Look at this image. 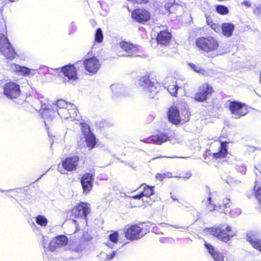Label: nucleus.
Wrapping results in <instances>:
<instances>
[{"label": "nucleus", "instance_id": "nucleus-1", "mask_svg": "<svg viewBox=\"0 0 261 261\" xmlns=\"http://www.w3.org/2000/svg\"><path fill=\"white\" fill-rule=\"evenodd\" d=\"M209 232L224 242H227L235 235L231 227L228 225L221 224L217 227H213L208 229Z\"/></svg>", "mask_w": 261, "mask_h": 261}, {"label": "nucleus", "instance_id": "nucleus-2", "mask_svg": "<svg viewBox=\"0 0 261 261\" xmlns=\"http://www.w3.org/2000/svg\"><path fill=\"white\" fill-rule=\"evenodd\" d=\"M196 44L200 49L207 53L214 52L219 46L217 40L211 36L198 38Z\"/></svg>", "mask_w": 261, "mask_h": 261}, {"label": "nucleus", "instance_id": "nucleus-3", "mask_svg": "<svg viewBox=\"0 0 261 261\" xmlns=\"http://www.w3.org/2000/svg\"><path fill=\"white\" fill-rule=\"evenodd\" d=\"M42 98V100H37V102L38 104L41 105V108H39L37 105V103H34L33 105L34 109L38 111L39 110L42 111L41 113L42 117L44 119V122L45 126H47V124L51 122L53 118L49 113L51 110L49 108L48 100L44 99L43 96L39 97V99Z\"/></svg>", "mask_w": 261, "mask_h": 261}, {"label": "nucleus", "instance_id": "nucleus-4", "mask_svg": "<svg viewBox=\"0 0 261 261\" xmlns=\"http://www.w3.org/2000/svg\"><path fill=\"white\" fill-rule=\"evenodd\" d=\"M168 117L169 121L174 124L176 125L180 123L183 124L189 120V114L188 112H185L184 117H183L182 114H179L177 107L173 106L168 110Z\"/></svg>", "mask_w": 261, "mask_h": 261}, {"label": "nucleus", "instance_id": "nucleus-5", "mask_svg": "<svg viewBox=\"0 0 261 261\" xmlns=\"http://www.w3.org/2000/svg\"><path fill=\"white\" fill-rule=\"evenodd\" d=\"M0 51L7 59L11 60L14 58L15 52L7 37L0 34Z\"/></svg>", "mask_w": 261, "mask_h": 261}, {"label": "nucleus", "instance_id": "nucleus-6", "mask_svg": "<svg viewBox=\"0 0 261 261\" xmlns=\"http://www.w3.org/2000/svg\"><path fill=\"white\" fill-rule=\"evenodd\" d=\"M0 51L7 59L11 60L14 58L15 52L7 37L0 34Z\"/></svg>", "mask_w": 261, "mask_h": 261}, {"label": "nucleus", "instance_id": "nucleus-7", "mask_svg": "<svg viewBox=\"0 0 261 261\" xmlns=\"http://www.w3.org/2000/svg\"><path fill=\"white\" fill-rule=\"evenodd\" d=\"M228 102H229V109L233 118L238 119L247 114L248 110L245 104L238 101H228Z\"/></svg>", "mask_w": 261, "mask_h": 261}, {"label": "nucleus", "instance_id": "nucleus-8", "mask_svg": "<svg viewBox=\"0 0 261 261\" xmlns=\"http://www.w3.org/2000/svg\"><path fill=\"white\" fill-rule=\"evenodd\" d=\"M79 121L80 122L81 129L85 138L87 146L91 149L94 147L96 144L95 137L91 132L88 124L85 122H81L80 120Z\"/></svg>", "mask_w": 261, "mask_h": 261}, {"label": "nucleus", "instance_id": "nucleus-9", "mask_svg": "<svg viewBox=\"0 0 261 261\" xmlns=\"http://www.w3.org/2000/svg\"><path fill=\"white\" fill-rule=\"evenodd\" d=\"M145 234L146 232L138 225L130 226L125 232V237L130 240L140 239Z\"/></svg>", "mask_w": 261, "mask_h": 261}, {"label": "nucleus", "instance_id": "nucleus-10", "mask_svg": "<svg viewBox=\"0 0 261 261\" xmlns=\"http://www.w3.org/2000/svg\"><path fill=\"white\" fill-rule=\"evenodd\" d=\"M90 212L89 204L81 202L71 210V214L75 217L84 219L87 222V216Z\"/></svg>", "mask_w": 261, "mask_h": 261}, {"label": "nucleus", "instance_id": "nucleus-11", "mask_svg": "<svg viewBox=\"0 0 261 261\" xmlns=\"http://www.w3.org/2000/svg\"><path fill=\"white\" fill-rule=\"evenodd\" d=\"M213 91L212 86L207 84H203L199 88L194 98L199 102H203L212 95Z\"/></svg>", "mask_w": 261, "mask_h": 261}, {"label": "nucleus", "instance_id": "nucleus-12", "mask_svg": "<svg viewBox=\"0 0 261 261\" xmlns=\"http://www.w3.org/2000/svg\"><path fill=\"white\" fill-rule=\"evenodd\" d=\"M139 81V85L144 90L149 91L151 94L149 96L153 98V96L152 95L157 92L154 82L149 79L148 75L141 77Z\"/></svg>", "mask_w": 261, "mask_h": 261}, {"label": "nucleus", "instance_id": "nucleus-13", "mask_svg": "<svg viewBox=\"0 0 261 261\" xmlns=\"http://www.w3.org/2000/svg\"><path fill=\"white\" fill-rule=\"evenodd\" d=\"M93 180V176L90 173H86L82 176L81 182L84 194H88L91 191Z\"/></svg>", "mask_w": 261, "mask_h": 261}, {"label": "nucleus", "instance_id": "nucleus-14", "mask_svg": "<svg viewBox=\"0 0 261 261\" xmlns=\"http://www.w3.org/2000/svg\"><path fill=\"white\" fill-rule=\"evenodd\" d=\"M56 70L62 72L68 79L69 81H74L77 79V70L73 65L69 64Z\"/></svg>", "mask_w": 261, "mask_h": 261}, {"label": "nucleus", "instance_id": "nucleus-15", "mask_svg": "<svg viewBox=\"0 0 261 261\" xmlns=\"http://www.w3.org/2000/svg\"><path fill=\"white\" fill-rule=\"evenodd\" d=\"M86 70L91 73H95L100 68L99 60L95 57L86 59L83 62Z\"/></svg>", "mask_w": 261, "mask_h": 261}, {"label": "nucleus", "instance_id": "nucleus-16", "mask_svg": "<svg viewBox=\"0 0 261 261\" xmlns=\"http://www.w3.org/2000/svg\"><path fill=\"white\" fill-rule=\"evenodd\" d=\"M68 242V239L66 236L64 235L58 236L50 241L48 249L51 251H54L57 248L66 246Z\"/></svg>", "mask_w": 261, "mask_h": 261}, {"label": "nucleus", "instance_id": "nucleus-17", "mask_svg": "<svg viewBox=\"0 0 261 261\" xmlns=\"http://www.w3.org/2000/svg\"><path fill=\"white\" fill-rule=\"evenodd\" d=\"M132 18L137 22L142 23L150 19V13L145 9H136L132 12Z\"/></svg>", "mask_w": 261, "mask_h": 261}, {"label": "nucleus", "instance_id": "nucleus-18", "mask_svg": "<svg viewBox=\"0 0 261 261\" xmlns=\"http://www.w3.org/2000/svg\"><path fill=\"white\" fill-rule=\"evenodd\" d=\"M70 111L71 108H66L63 109H58L57 112L58 115L61 118L66 120H70L71 121H80L79 118L80 116L78 115L76 107L75 108V114L74 115H70Z\"/></svg>", "mask_w": 261, "mask_h": 261}, {"label": "nucleus", "instance_id": "nucleus-19", "mask_svg": "<svg viewBox=\"0 0 261 261\" xmlns=\"http://www.w3.org/2000/svg\"><path fill=\"white\" fill-rule=\"evenodd\" d=\"M79 161V157L77 155L67 158L62 162V166L64 169L71 171L75 170Z\"/></svg>", "mask_w": 261, "mask_h": 261}, {"label": "nucleus", "instance_id": "nucleus-20", "mask_svg": "<svg viewBox=\"0 0 261 261\" xmlns=\"http://www.w3.org/2000/svg\"><path fill=\"white\" fill-rule=\"evenodd\" d=\"M119 46L122 49L126 52L127 56H137V54L138 52V47L129 42L122 41L120 42Z\"/></svg>", "mask_w": 261, "mask_h": 261}, {"label": "nucleus", "instance_id": "nucleus-21", "mask_svg": "<svg viewBox=\"0 0 261 261\" xmlns=\"http://www.w3.org/2000/svg\"><path fill=\"white\" fill-rule=\"evenodd\" d=\"M4 93L11 99L16 97V84L13 82H8L4 86Z\"/></svg>", "mask_w": 261, "mask_h": 261}, {"label": "nucleus", "instance_id": "nucleus-22", "mask_svg": "<svg viewBox=\"0 0 261 261\" xmlns=\"http://www.w3.org/2000/svg\"><path fill=\"white\" fill-rule=\"evenodd\" d=\"M172 35L167 31H160L157 35L156 40L159 44L167 46L169 45L171 40Z\"/></svg>", "mask_w": 261, "mask_h": 261}, {"label": "nucleus", "instance_id": "nucleus-23", "mask_svg": "<svg viewBox=\"0 0 261 261\" xmlns=\"http://www.w3.org/2000/svg\"><path fill=\"white\" fill-rule=\"evenodd\" d=\"M168 136L164 134H161L159 135L152 136L150 138L142 140V142L146 143H154L161 144L168 140Z\"/></svg>", "mask_w": 261, "mask_h": 261}, {"label": "nucleus", "instance_id": "nucleus-24", "mask_svg": "<svg viewBox=\"0 0 261 261\" xmlns=\"http://www.w3.org/2000/svg\"><path fill=\"white\" fill-rule=\"evenodd\" d=\"M205 247L207 249L209 253L212 256L215 261H224V256L223 254L215 250V249L212 245L207 243H205Z\"/></svg>", "mask_w": 261, "mask_h": 261}, {"label": "nucleus", "instance_id": "nucleus-25", "mask_svg": "<svg viewBox=\"0 0 261 261\" xmlns=\"http://www.w3.org/2000/svg\"><path fill=\"white\" fill-rule=\"evenodd\" d=\"M247 240L254 248L261 252V239L257 238L251 233L248 232L247 234Z\"/></svg>", "mask_w": 261, "mask_h": 261}, {"label": "nucleus", "instance_id": "nucleus-26", "mask_svg": "<svg viewBox=\"0 0 261 261\" xmlns=\"http://www.w3.org/2000/svg\"><path fill=\"white\" fill-rule=\"evenodd\" d=\"M35 69H30L28 67L17 65V75L29 77L35 74Z\"/></svg>", "mask_w": 261, "mask_h": 261}, {"label": "nucleus", "instance_id": "nucleus-27", "mask_svg": "<svg viewBox=\"0 0 261 261\" xmlns=\"http://www.w3.org/2000/svg\"><path fill=\"white\" fill-rule=\"evenodd\" d=\"M226 144L227 142H221L220 151L213 153V156L215 159L224 158L226 157L227 154Z\"/></svg>", "mask_w": 261, "mask_h": 261}, {"label": "nucleus", "instance_id": "nucleus-28", "mask_svg": "<svg viewBox=\"0 0 261 261\" xmlns=\"http://www.w3.org/2000/svg\"><path fill=\"white\" fill-rule=\"evenodd\" d=\"M234 25L230 23H224L222 25V30L224 35L227 37L232 36Z\"/></svg>", "mask_w": 261, "mask_h": 261}, {"label": "nucleus", "instance_id": "nucleus-29", "mask_svg": "<svg viewBox=\"0 0 261 261\" xmlns=\"http://www.w3.org/2000/svg\"><path fill=\"white\" fill-rule=\"evenodd\" d=\"M231 205V203L230 201V199L228 198H225L223 199L222 204L220 205V209L222 210L223 208H225V210H223L224 213H225V214L229 213L232 216H235V215L233 214L234 211H232L229 208Z\"/></svg>", "mask_w": 261, "mask_h": 261}, {"label": "nucleus", "instance_id": "nucleus-30", "mask_svg": "<svg viewBox=\"0 0 261 261\" xmlns=\"http://www.w3.org/2000/svg\"><path fill=\"white\" fill-rule=\"evenodd\" d=\"M56 106L59 108V109H63L66 108H71V110L73 111V115H74L75 114V106L74 105L71 103H67L66 101H65L64 100L60 99L58 100L56 102Z\"/></svg>", "mask_w": 261, "mask_h": 261}, {"label": "nucleus", "instance_id": "nucleus-31", "mask_svg": "<svg viewBox=\"0 0 261 261\" xmlns=\"http://www.w3.org/2000/svg\"><path fill=\"white\" fill-rule=\"evenodd\" d=\"M211 199V193H210V196L206 199H204L202 201V204L206 206V211L208 212L215 211L216 207L214 204L212 203Z\"/></svg>", "mask_w": 261, "mask_h": 261}, {"label": "nucleus", "instance_id": "nucleus-32", "mask_svg": "<svg viewBox=\"0 0 261 261\" xmlns=\"http://www.w3.org/2000/svg\"><path fill=\"white\" fill-rule=\"evenodd\" d=\"M179 88L180 87L177 86L176 83H173L172 85H170L168 87L167 90L171 95L175 96L177 91Z\"/></svg>", "mask_w": 261, "mask_h": 261}, {"label": "nucleus", "instance_id": "nucleus-33", "mask_svg": "<svg viewBox=\"0 0 261 261\" xmlns=\"http://www.w3.org/2000/svg\"><path fill=\"white\" fill-rule=\"evenodd\" d=\"M255 196L258 199L259 205V208L261 210V187H258L257 182H255V185L254 187Z\"/></svg>", "mask_w": 261, "mask_h": 261}, {"label": "nucleus", "instance_id": "nucleus-34", "mask_svg": "<svg viewBox=\"0 0 261 261\" xmlns=\"http://www.w3.org/2000/svg\"><path fill=\"white\" fill-rule=\"evenodd\" d=\"M36 222L39 225L45 226L47 224L48 221L43 216L38 215L36 218Z\"/></svg>", "mask_w": 261, "mask_h": 261}, {"label": "nucleus", "instance_id": "nucleus-35", "mask_svg": "<svg viewBox=\"0 0 261 261\" xmlns=\"http://www.w3.org/2000/svg\"><path fill=\"white\" fill-rule=\"evenodd\" d=\"M103 35L101 29H97L95 33V41L98 43L102 42Z\"/></svg>", "mask_w": 261, "mask_h": 261}, {"label": "nucleus", "instance_id": "nucleus-36", "mask_svg": "<svg viewBox=\"0 0 261 261\" xmlns=\"http://www.w3.org/2000/svg\"><path fill=\"white\" fill-rule=\"evenodd\" d=\"M143 196H146L147 197H150L151 195L153 194V190L152 187H150L146 185L144 187V190L141 192Z\"/></svg>", "mask_w": 261, "mask_h": 261}, {"label": "nucleus", "instance_id": "nucleus-37", "mask_svg": "<svg viewBox=\"0 0 261 261\" xmlns=\"http://www.w3.org/2000/svg\"><path fill=\"white\" fill-rule=\"evenodd\" d=\"M216 11L221 15H225L228 13V9L223 5H218L216 7Z\"/></svg>", "mask_w": 261, "mask_h": 261}, {"label": "nucleus", "instance_id": "nucleus-38", "mask_svg": "<svg viewBox=\"0 0 261 261\" xmlns=\"http://www.w3.org/2000/svg\"><path fill=\"white\" fill-rule=\"evenodd\" d=\"M109 240L114 243H116L118 238V233L114 232L109 236Z\"/></svg>", "mask_w": 261, "mask_h": 261}, {"label": "nucleus", "instance_id": "nucleus-39", "mask_svg": "<svg viewBox=\"0 0 261 261\" xmlns=\"http://www.w3.org/2000/svg\"><path fill=\"white\" fill-rule=\"evenodd\" d=\"M116 254V251H113L110 254H107L106 257L105 259V260H110L112 259L113 258H114V257H115Z\"/></svg>", "mask_w": 261, "mask_h": 261}, {"label": "nucleus", "instance_id": "nucleus-40", "mask_svg": "<svg viewBox=\"0 0 261 261\" xmlns=\"http://www.w3.org/2000/svg\"><path fill=\"white\" fill-rule=\"evenodd\" d=\"M237 169L238 171L240 172L243 174H244L246 171V167L243 165L238 166Z\"/></svg>", "mask_w": 261, "mask_h": 261}, {"label": "nucleus", "instance_id": "nucleus-41", "mask_svg": "<svg viewBox=\"0 0 261 261\" xmlns=\"http://www.w3.org/2000/svg\"><path fill=\"white\" fill-rule=\"evenodd\" d=\"M189 65L196 72H200V70H201V69L198 66L195 65V64L192 63L189 64Z\"/></svg>", "mask_w": 261, "mask_h": 261}, {"label": "nucleus", "instance_id": "nucleus-42", "mask_svg": "<svg viewBox=\"0 0 261 261\" xmlns=\"http://www.w3.org/2000/svg\"><path fill=\"white\" fill-rule=\"evenodd\" d=\"M165 177V175H164V173H163V174L158 173L156 175V178L158 180H160V181H162Z\"/></svg>", "mask_w": 261, "mask_h": 261}, {"label": "nucleus", "instance_id": "nucleus-43", "mask_svg": "<svg viewBox=\"0 0 261 261\" xmlns=\"http://www.w3.org/2000/svg\"><path fill=\"white\" fill-rule=\"evenodd\" d=\"M242 5L245 6L247 8H249L251 6V3L249 1L246 0L244 1L242 3Z\"/></svg>", "mask_w": 261, "mask_h": 261}, {"label": "nucleus", "instance_id": "nucleus-44", "mask_svg": "<svg viewBox=\"0 0 261 261\" xmlns=\"http://www.w3.org/2000/svg\"><path fill=\"white\" fill-rule=\"evenodd\" d=\"M70 27L71 28V31L70 32V34H71V33H74L76 31V27L73 22H71V23L70 24Z\"/></svg>", "mask_w": 261, "mask_h": 261}, {"label": "nucleus", "instance_id": "nucleus-45", "mask_svg": "<svg viewBox=\"0 0 261 261\" xmlns=\"http://www.w3.org/2000/svg\"><path fill=\"white\" fill-rule=\"evenodd\" d=\"M254 13L257 15L261 14V7H257L254 10Z\"/></svg>", "mask_w": 261, "mask_h": 261}, {"label": "nucleus", "instance_id": "nucleus-46", "mask_svg": "<svg viewBox=\"0 0 261 261\" xmlns=\"http://www.w3.org/2000/svg\"><path fill=\"white\" fill-rule=\"evenodd\" d=\"M170 239L166 238H161L160 239V242L162 243H168Z\"/></svg>", "mask_w": 261, "mask_h": 261}, {"label": "nucleus", "instance_id": "nucleus-47", "mask_svg": "<svg viewBox=\"0 0 261 261\" xmlns=\"http://www.w3.org/2000/svg\"><path fill=\"white\" fill-rule=\"evenodd\" d=\"M72 223L73 224H74L75 225V226L76 227V230L74 231V232H75L77 230L79 229V224H77V221L76 220H73L72 221Z\"/></svg>", "mask_w": 261, "mask_h": 261}, {"label": "nucleus", "instance_id": "nucleus-48", "mask_svg": "<svg viewBox=\"0 0 261 261\" xmlns=\"http://www.w3.org/2000/svg\"><path fill=\"white\" fill-rule=\"evenodd\" d=\"M143 196L141 192L139 194L133 196L132 198L136 199H140Z\"/></svg>", "mask_w": 261, "mask_h": 261}, {"label": "nucleus", "instance_id": "nucleus-49", "mask_svg": "<svg viewBox=\"0 0 261 261\" xmlns=\"http://www.w3.org/2000/svg\"><path fill=\"white\" fill-rule=\"evenodd\" d=\"M192 176V173L190 172H188L185 173V175L182 176L184 178H189Z\"/></svg>", "mask_w": 261, "mask_h": 261}, {"label": "nucleus", "instance_id": "nucleus-50", "mask_svg": "<svg viewBox=\"0 0 261 261\" xmlns=\"http://www.w3.org/2000/svg\"><path fill=\"white\" fill-rule=\"evenodd\" d=\"M119 86L117 85H112L111 86V88L113 92H114V90L117 88V87Z\"/></svg>", "mask_w": 261, "mask_h": 261}, {"label": "nucleus", "instance_id": "nucleus-51", "mask_svg": "<svg viewBox=\"0 0 261 261\" xmlns=\"http://www.w3.org/2000/svg\"><path fill=\"white\" fill-rule=\"evenodd\" d=\"M164 175H165V177H168V178H170L172 176V173L171 172H167V173H164Z\"/></svg>", "mask_w": 261, "mask_h": 261}, {"label": "nucleus", "instance_id": "nucleus-52", "mask_svg": "<svg viewBox=\"0 0 261 261\" xmlns=\"http://www.w3.org/2000/svg\"><path fill=\"white\" fill-rule=\"evenodd\" d=\"M17 97L18 96H20V88H19V86L17 84Z\"/></svg>", "mask_w": 261, "mask_h": 261}, {"label": "nucleus", "instance_id": "nucleus-53", "mask_svg": "<svg viewBox=\"0 0 261 261\" xmlns=\"http://www.w3.org/2000/svg\"><path fill=\"white\" fill-rule=\"evenodd\" d=\"M236 212L237 213V215H238L241 213V211L240 208H237L236 210Z\"/></svg>", "mask_w": 261, "mask_h": 261}, {"label": "nucleus", "instance_id": "nucleus-54", "mask_svg": "<svg viewBox=\"0 0 261 261\" xmlns=\"http://www.w3.org/2000/svg\"><path fill=\"white\" fill-rule=\"evenodd\" d=\"M211 28L214 29V30H215L216 29V25L214 23H213L211 25Z\"/></svg>", "mask_w": 261, "mask_h": 261}, {"label": "nucleus", "instance_id": "nucleus-55", "mask_svg": "<svg viewBox=\"0 0 261 261\" xmlns=\"http://www.w3.org/2000/svg\"><path fill=\"white\" fill-rule=\"evenodd\" d=\"M171 198L174 201L177 200V199L173 195H171Z\"/></svg>", "mask_w": 261, "mask_h": 261}, {"label": "nucleus", "instance_id": "nucleus-56", "mask_svg": "<svg viewBox=\"0 0 261 261\" xmlns=\"http://www.w3.org/2000/svg\"><path fill=\"white\" fill-rule=\"evenodd\" d=\"M173 227L175 228H185V227H179V226H173Z\"/></svg>", "mask_w": 261, "mask_h": 261}, {"label": "nucleus", "instance_id": "nucleus-57", "mask_svg": "<svg viewBox=\"0 0 261 261\" xmlns=\"http://www.w3.org/2000/svg\"><path fill=\"white\" fill-rule=\"evenodd\" d=\"M42 239H43V247L45 248V246H44V239H45V237L44 236H42Z\"/></svg>", "mask_w": 261, "mask_h": 261}, {"label": "nucleus", "instance_id": "nucleus-58", "mask_svg": "<svg viewBox=\"0 0 261 261\" xmlns=\"http://www.w3.org/2000/svg\"><path fill=\"white\" fill-rule=\"evenodd\" d=\"M212 55H213L211 56V57H212V58H213L216 56V55L214 53H213Z\"/></svg>", "mask_w": 261, "mask_h": 261}, {"label": "nucleus", "instance_id": "nucleus-59", "mask_svg": "<svg viewBox=\"0 0 261 261\" xmlns=\"http://www.w3.org/2000/svg\"><path fill=\"white\" fill-rule=\"evenodd\" d=\"M27 110L29 111H30L31 112H33V111L31 110V109H27Z\"/></svg>", "mask_w": 261, "mask_h": 261}, {"label": "nucleus", "instance_id": "nucleus-60", "mask_svg": "<svg viewBox=\"0 0 261 261\" xmlns=\"http://www.w3.org/2000/svg\"><path fill=\"white\" fill-rule=\"evenodd\" d=\"M207 23L208 25H211V24L210 23V21H209L208 19L207 20Z\"/></svg>", "mask_w": 261, "mask_h": 261}, {"label": "nucleus", "instance_id": "nucleus-61", "mask_svg": "<svg viewBox=\"0 0 261 261\" xmlns=\"http://www.w3.org/2000/svg\"><path fill=\"white\" fill-rule=\"evenodd\" d=\"M73 111H70V115H72Z\"/></svg>", "mask_w": 261, "mask_h": 261}, {"label": "nucleus", "instance_id": "nucleus-62", "mask_svg": "<svg viewBox=\"0 0 261 261\" xmlns=\"http://www.w3.org/2000/svg\"><path fill=\"white\" fill-rule=\"evenodd\" d=\"M110 245H111L110 243H108V244H107L108 246L111 247Z\"/></svg>", "mask_w": 261, "mask_h": 261}, {"label": "nucleus", "instance_id": "nucleus-63", "mask_svg": "<svg viewBox=\"0 0 261 261\" xmlns=\"http://www.w3.org/2000/svg\"><path fill=\"white\" fill-rule=\"evenodd\" d=\"M10 2H13L15 0H9Z\"/></svg>", "mask_w": 261, "mask_h": 261}, {"label": "nucleus", "instance_id": "nucleus-64", "mask_svg": "<svg viewBox=\"0 0 261 261\" xmlns=\"http://www.w3.org/2000/svg\"><path fill=\"white\" fill-rule=\"evenodd\" d=\"M4 25L5 28L6 29V24H5V23H4Z\"/></svg>", "mask_w": 261, "mask_h": 261}]
</instances>
